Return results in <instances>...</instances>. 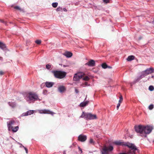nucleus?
<instances>
[{
  "instance_id": "obj_1",
  "label": "nucleus",
  "mask_w": 154,
  "mask_h": 154,
  "mask_svg": "<svg viewBox=\"0 0 154 154\" xmlns=\"http://www.w3.org/2000/svg\"><path fill=\"white\" fill-rule=\"evenodd\" d=\"M125 146H127L130 149L128 152V154H136V151L139 150L134 144L132 143L126 142Z\"/></svg>"
},
{
  "instance_id": "obj_2",
  "label": "nucleus",
  "mask_w": 154,
  "mask_h": 154,
  "mask_svg": "<svg viewBox=\"0 0 154 154\" xmlns=\"http://www.w3.org/2000/svg\"><path fill=\"white\" fill-rule=\"evenodd\" d=\"M52 72L54 74L56 78L59 79L64 78L66 76V73L63 71H52Z\"/></svg>"
},
{
  "instance_id": "obj_3",
  "label": "nucleus",
  "mask_w": 154,
  "mask_h": 154,
  "mask_svg": "<svg viewBox=\"0 0 154 154\" xmlns=\"http://www.w3.org/2000/svg\"><path fill=\"white\" fill-rule=\"evenodd\" d=\"M27 97L29 100L32 101H34L38 99V96L36 94L31 92L29 93L27 95Z\"/></svg>"
},
{
  "instance_id": "obj_4",
  "label": "nucleus",
  "mask_w": 154,
  "mask_h": 154,
  "mask_svg": "<svg viewBox=\"0 0 154 154\" xmlns=\"http://www.w3.org/2000/svg\"><path fill=\"white\" fill-rule=\"evenodd\" d=\"M153 128V127L152 126L147 125L145 126H144L143 132L144 134L142 135L141 136L146 137V134H149L151 132Z\"/></svg>"
},
{
  "instance_id": "obj_5",
  "label": "nucleus",
  "mask_w": 154,
  "mask_h": 154,
  "mask_svg": "<svg viewBox=\"0 0 154 154\" xmlns=\"http://www.w3.org/2000/svg\"><path fill=\"white\" fill-rule=\"evenodd\" d=\"M113 149L112 146H110L108 147L105 146L101 151V154H108V152L112 151Z\"/></svg>"
},
{
  "instance_id": "obj_6",
  "label": "nucleus",
  "mask_w": 154,
  "mask_h": 154,
  "mask_svg": "<svg viewBox=\"0 0 154 154\" xmlns=\"http://www.w3.org/2000/svg\"><path fill=\"white\" fill-rule=\"evenodd\" d=\"M135 129L137 133H140L141 135H143V132L144 126L140 125L138 126H135Z\"/></svg>"
},
{
  "instance_id": "obj_7",
  "label": "nucleus",
  "mask_w": 154,
  "mask_h": 154,
  "mask_svg": "<svg viewBox=\"0 0 154 154\" xmlns=\"http://www.w3.org/2000/svg\"><path fill=\"white\" fill-rule=\"evenodd\" d=\"M85 74L83 73H79L75 74L74 76L73 80L74 81H78L81 79Z\"/></svg>"
},
{
  "instance_id": "obj_8",
  "label": "nucleus",
  "mask_w": 154,
  "mask_h": 154,
  "mask_svg": "<svg viewBox=\"0 0 154 154\" xmlns=\"http://www.w3.org/2000/svg\"><path fill=\"white\" fill-rule=\"evenodd\" d=\"M96 115H93L91 113H86L85 114V119L86 120H91L96 119Z\"/></svg>"
},
{
  "instance_id": "obj_9",
  "label": "nucleus",
  "mask_w": 154,
  "mask_h": 154,
  "mask_svg": "<svg viewBox=\"0 0 154 154\" xmlns=\"http://www.w3.org/2000/svg\"><path fill=\"white\" fill-rule=\"evenodd\" d=\"M39 112L41 114H50L52 115H53L55 113L52 111H51L50 110L48 109H42V110H38Z\"/></svg>"
},
{
  "instance_id": "obj_10",
  "label": "nucleus",
  "mask_w": 154,
  "mask_h": 154,
  "mask_svg": "<svg viewBox=\"0 0 154 154\" xmlns=\"http://www.w3.org/2000/svg\"><path fill=\"white\" fill-rule=\"evenodd\" d=\"M148 75L147 73L146 72V71L145 70L142 72L141 75H140V76L134 82V83H135L139 81L142 78L145 77V76Z\"/></svg>"
},
{
  "instance_id": "obj_11",
  "label": "nucleus",
  "mask_w": 154,
  "mask_h": 154,
  "mask_svg": "<svg viewBox=\"0 0 154 154\" xmlns=\"http://www.w3.org/2000/svg\"><path fill=\"white\" fill-rule=\"evenodd\" d=\"M15 123V121L13 120H11L9 122H7L8 129L9 131H10L11 130L12 125H13Z\"/></svg>"
},
{
  "instance_id": "obj_12",
  "label": "nucleus",
  "mask_w": 154,
  "mask_h": 154,
  "mask_svg": "<svg viewBox=\"0 0 154 154\" xmlns=\"http://www.w3.org/2000/svg\"><path fill=\"white\" fill-rule=\"evenodd\" d=\"M87 139V136L83 134H80L78 137L79 140L81 142H84Z\"/></svg>"
},
{
  "instance_id": "obj_13",
  "label": "nucleus",
  "mask_w": 154,
  "mask_h": 154,
  "mask_svg": "<svg viewBox=\"0 0 154 154\" xmlns=\"http://www.w3.org/2000/svg\"><path fill=\"white\" fill-rule=\"evenodd\" d=\"M85 65H88L90 66H94L95 65V61L93 60H91L87 63H86Z\"/></svg>"
},
{
  "instance_id": "obj_14",
  "label": "nucleus",
  "mask_w": 154,
  "mask_h": 154,
  "mask_svg": "<svg viewBox=\"0 0 154 154\" xmlns=\"http://www.w3.org/2000/svg\"><path fill=\"white\" fill-rule=\"evenodd\" d=\"M58 91L60 93H62L66 90V88L64 86H60L58 88Z\"/></svg>"
},
{
  "instance_id": "obj_15",
  "label": "nucleus",
  "mask_w": 154,
  "mask_h": 154,
  "mask_svg": "<svg viewBox=\"0 0 154 154\" xmlns=\"http://www.w3.org/2000/svg\"><path fill=\"white\" fill-rule=\"evenodd\" d=\"M34 113V110H30L26 112L23 113L22 115V116H26L28 115H30Z\"/></svg>"
},
{
  "instance_id": "obj_16",
  "label": "nucleus",
  "mask_w": 154,
  "mask_h": 154,
  "mask_svg": "<svg viewBox=\"0 0 154 154\" xmlns=\"http://www.w3.org/2000/svg\"><path fill=\"white\" fill-rule=\"evenodd\" d=\"M113 143L117 145L125 146L126 142L119 141H116L113 142Z\"/></svg>"
},
{
  "instance_id": "obj_17",
  "label": "nucleus",
  "mask_w": 154,
  "mask_h": 154,
  "mask_svg": "<svg viewBox=\"0 0 154 154\" xmlns=\"http://www.w3.org/2000/svg\"><path fill=\"white\" fill-rule=\"evenodd\" d=\"M54 85V83L52 82H46L45 83V85L48 88L51 87Z\"/></svg>"
},
{
  "instance_id": "obj_18",
  "label": "nucleus",
  "mask_w": 154,
  "mask_h": 154,
  "mask_svg": "<svg viewBox=\"0 0 154 154\" xmlns=\"http://www.w3.org/2000/svg\"><path fill=\"white\" fill-rule=\"evenodd\" d=\"M63 55L66 57L69 58L71 57L72 56V54L70 52L66 51L63 53Z\"/></svg>"
},
{
  "instance_id": "obj_19",
  "label": "nucleus",
  "mask_w": 154,
  "mask_h": 154,
  "mask_svg": "<svg viewBox=\"0 0 154 154\" xmlns=\"http://www.w3.org/2000/svg\"><path fill=\"white\" fill-rule=\"evenodd\" d=\"M145 71L148 75L153 72V69L151 67L145 70Z\"/></svg>"
},
{
  "instance_id": "obj_20",
  "label": "nucleus",
  "mask_w": 154,
  "mask_h": 154,
  "mask_svg": "<svg viewBox=\"0 0 154 154\" xmlns=\"http://www.w3.org/2000/svg\"><path fill=\"white\" fill-rule=\"evenodd\" d=\"M89 102V101H87L85 102H82L80 104L81 107H84L87 105Z\"/></svg>"
},
{
  "instance_id": "obj_21",
  "label": "nucleus",
  "mask_w": 154,
  "mask_h": 154,
  "mask_svg": "<svg viewBox=\"0 0 154 154\" xmlns=\"http://www.w3.org/2000/svg\"><path fill=\"white\" fill-rule=\"evenodd\" d=\"M19 129V127L17 126L16 127H11V129L13 132H17Z\"/></svg>"
},
{
  "instance_id": "obj_22",
  "label": "nucleus",
  "mask_w": 154,
  "mask_h": 154,
  "mask_svg": "<svg viewBox=\"0 0 154 154\" xmlns=\"http://www.w3.org/2000/svg\"><path fill=\"white\" fill-rule=\"evenodd\" d=\"M8 104L10 106L13 108H15L16 106V104L15 102H10L8 103Z\"/></svg>"
},
{
  "instance_id": "obj_23",
  "label": "nucleus",
  "mask_w": 154,
  "mask_h": 154,
  "mask_svg": "<svg viewBox=\"0 0 154 154\" xmlns=\"http://www.w3.org/2000/svg\"><path fill=\"white\" fill-rule=\"evenodd\" d=\"M135 57L133 55L129 56L127 58V60L128 61H131L132 60H134V59Z\"/></svg>"
},
{
  "instance_id": "obj_24",
  "label": "nucleus",
  "mask_w": 154,
  "mask_h": 154,
  "mask_svg": "<svg viewBox=\"0 0 154 154\" xmlns=\"http://www.w3.org/2000/svg\"><path fill=\"white\" fill-rule=\"evenodd\" d=\"M0 48L2 50H4L6 48L5 45L3 43L0 42Z\"/></svg>"
},
{
  "instance_id": "obj_25",
  "label": "nucleus",
  "mask_w": 154,
  "mask_h": 154,
  "mask_svg": "<svg viewBox=\"0 0 154 154\" xmlns=\"http://www.w3.org/2000/svg\"><path fill=\"white\" fill-rule=\"evenodd\" d=\"M123 100V98L122 96V95H120V96L119 97V103L121 104L122 102V101Z\"/></svg>"
},
{
  "instance_id": "obj_26",
  "label": "nucleus",
  "mask_w": 154,
  "mask_h": 154,
  "mask_svg": "<svg viewBox=\"0 0 154 154\" xmlns=\"http://www.w3.org/2000/svg\"><path fill=\"white\" fill-rule=\"evenodd\" d=\"M101 66L102 67L103 69H106L107 68V65L105 63H103L102 64Z\"/></svg>"
},
{
  "instance_id": "obj_27",
  "label": "nucleus",
  "mask_w": 154,
  "mask_h": 154,
  "mask_svg": "<svg viewBox=\"0 0 154 154\" xmlns=\"http://www.w3.org/2000/svg\"><path fill=\"white\" fill-rule=\"evenodd\" d=\"M86 113H85L84 112H83L82 113V115L80 117V118H84L85 119V114Z\"/></svg>"
},
{
  "instance_id": "obj_28",
  "label": "nucleus",
  "mask_w": 154,
  "mask_h": 154,
  "mask_svg": "<svg viewBox=\"0 0 154 154\" xmlns=\"http://www.w3.org/2000/svg\"><path fill=\"white\" fill-rule=\"evenodd\" d=\"M58 5V3L57 2L53 3L52 4V6L54 8H56Z\"/></svg>"
},
{
  "instance_id": "obj_29",
  "label": "nucleus",
  "mask_w": 154,
  "mask_h": 154,
  "mask_svg": "<svg viewBox=\"0 0 154 154\" xmlns=\"http://www.w3.org/2000/svg\"><path fill=\"white\" fill-rule=\"evenodd\" d=\"M35 42L37 44L40 45L41 43V41L39 40H37L35 41Z\"/></svg>"
},
{
  "instance_id": "obj_30",
  "label": "nucleus",
  "mask_w": 154,
  "mask_h": 154,
  "mask_svg": "<svg viewBox=\"0 0 154 154\" xmlns=\"http://www.w3.org/2000/svg\"><path fill=\"white\" fill-rule=\"evenodd\" d=\"M149 89L151 91H153L154 89V88L153 86L150 85L149 87Z\"/></svg>"
},
{
  "instance_id": "obj_31",
  "label": "nucleus",
  "mask_w": 154,
  "mask_h": 154,
  "mask_svg": "<svg viewBox=\"0 0 154 154\" xmlns=\"http://www.w3.org/2000/svg\"><path fill=\"white\" fill-rule=\"evenodd\" d=\"M83 79L84 80L87 81L89 79V78L88 76H86L83 78Z\"/></svg>"
},
{
  "instance_id": "obj_32",
  "label": "nucleus",
  "mask_w": 154,
  "mask_h": 154,
  "mask_svg": "<svg viewBox=\"0 0 154 154\" xmlns=\"http://www.w3.org/2000/svg\"><path fill=\"white\" fill-rule=\"evenodd\" d=\"M46 68L48 69H50L51 67V66L49 64H47L46 66Z\"/></svg>"
},
{
  "instance_id": "obj_33",
  "label": "nucleus",
  "mask_w": 154,
  "mask_h": 154,
  "mask_svg": "<svg viewBox=\"0 0 154 154\" xmlns=\"http://www.w3.org/2000/svg\"><path fill=\"white\" fill-rule=\"evenodd\" d=\"M14 8L20 11H21V9L18 6H16L14 7Z\"/></svg>"
},
{
  "instance_id": "obj_34",
  "label": "nucleus",
  "mask_w": 154,
  "mask_h": 154,
  "mask_svg": "<svg viewBox=\"0 0 154 154\" xmlns=\"http://www.w3.org/2000/svg\"><path fill=\"white\" fill-rule=\"evenodd\" d=\"M89 143H90L94 144V141L93 139L92 138H91L89 140Z\"/></svg>"
},
{
  "instance_id": "obj_35",
  "label": "nucleus",
  "mask_w": 154,
  "mask_h": 154,
  "mask_svg": "<svg viewBox=\"0 0 154 154\" xmlns=\"http://www.w3.org/2000/svg\"><path fill=\"white\" fill-rule=\"evenodd\" d=\"M153 104H151L149 106V109L151 110L153 108Z\"/></svg>"
},
{
  "instance_id": "obj_36",
  "label": "nucleus",
  "mask_w": 154,
  "mask_h": 154,
  "mask_svg": "<svg viewBox=\"0 0 154 154\" xmlns=\"http://www.w3.org/2000/svg\"><path fill=\"white\" fill-rule=\"evenodd\" d=\"M62 8L59 7L57 8L56 9V10L57 11H60L61 10H62Z\"/></svg>"
},
{
  "instance_id": "obj_37",
  "label": "nucleus",
  "mask_w": 154,
  "mask_h": 154,
  "mask_svg": "<svg viewBox=\"0 0 154 154\" xmlns=\"http://www.w3.org/2000/svg\"><path fill=\"white\" fill-rule=\"evenodd\" d=\"M23 147L24 148L25 151H26V153H28V149H27L24 146H23Z\"/></svg>"
},
{
  "instance_id": "obj_38",
  "label": "nucleus",
  "mask_w": 154,
  "mask_h": 154,
  "mask_svg": "<svg viewBox=\"0 0 154 154\" xmlns=\"http://www.w3.org/2000/svg\"><path fill=\"white\" fill-rule=\"evenodd\" d=\"M120 105V104L118 103L117 106V109H118L119 108V107Z\"/></svg>"
},
{
  "instance_id": "obj_39",
  "label": "nucleus",
  "mask_w": 154,
  "mask_h": 154,
  "mask_svg": "<svg viewBox=\"0 0 154 154\" xmlns=\"http://www.w3.org/2000/svg\"><path fill=\"white\" fill-rule=\"evenodd\" d=\"M88 83L87 82H85V83L84 84H83L82 85H85V86H87L88 85Z\"/></svg>"
},
{
  "instance_id": "obj_40",
  "label": "nucleus",
  "mask_w": 154,
  "mask_h": 154,
  "mask_svg": "<svg viewBox=\"0 0 154 154\" xmlns=\"http://www.w3.org/2000/svg\"><path fill=\"white\" fill-rule=\"evenodd\" d=\"M4 74V72L2 71H0V75H2Z\"/></svg>"
},
{
  "instance_id": "obj_41",
  "label": "nucleus",
  "mask_w": 154,
  "mask_h": 154,
  "mask_svg": "<svg viewBox=\"0 0 154 154\" xmlns=\"http://www.w3.org/2000/svg\"><path fill=\"white\" fill-rule=\"evenodd\" d=\"M78 149H79V150L80 151L81 153H82V149L79 147H78Z\"/></svg>"
},
{
  "instance_id": "obj_42",
  "label": "nucleus",
  "mask_w": 154,
  "mask_h": 154,
  "mask_svg": "<svg viewBox=\"0 0 154 154\" xmlns=\"http://www.w3.org/2000/svg\"><path fill=\"white\" fill-rule=\"evenodd\" d=\"M103 1L104 2L106 3H108L109 2V0H103Z\"/></svg>"
},
{
  "instance_id": "obj_43",
  "label": "nucleus",
  "mask_w": 154,
  "mask_h": 154,
  "mask_svg": "<svg viewBox=\"0 0 154 154\" xmlns=\"http://www.w3.org/2000/svg\"><path fill=\"white\" fill-rule=\"evenodd\" d=\"M63 11L65 12L67 11V10L66 8H64L63 9Z\"/></svg>"
},
{
  "instance_id": "obj_44",
  "label": "nucleus",
  "mask_w": 154,
  "mask_h": 154,
  "mask_svg": "<svg viewBox=\"0 0 154 154\" xmlns=\"http://www.w3.org/2000/svg\"><path fill=\"white\" fill-rule=\"evenodd\" d=\"M75 92L77 93H78L79 92V91L76 89H75Z\"/></svg>"
},
{
  "instance_id": "obj_45",
  "label": "nucleus",
  "mask_w": 154,
  "mask_h": 154,
  "mask_svg": "<svg viewBox=\"0 0 154 154\" xmlns=\"http://www.w3.org/2000/svg\"><path fill=\"white\" fill-rule=\"evenodd\" d=\"M3 58L2 57H0V60L3 61Z\"/></svg>"
},
{
  "instance_id": "obj_46",
  "label": "nucleus",
  "mask_w": 154,
  "mask_h": 154,
  "mask_svg": "<svg viewBox=\"0 0 154 154\" xmlns=\"http://www.w3.org/2000/svg\"><path fill=\"white\" fill-rule=\"evenodd\" d=\"M107 68H109V69H111L112 68V67L110 66H108L107 65Z\"/></svg>"
},
{
  "instance_id": "obj_47",
  "label": "nucleus",
  "mask_w": 154,
  "mask_h": 154,
  "mask_svg": "<svg viewBox=\"0 0 154 154\" xmlns=\"http://www.w3.org/2000/svg\"><path fill=\"white\" fill-rule=\"evenodd\" d=\"M1 22L2 23H5V22H4L3 20H1Z\"/></svg>"
},
{
  "instance_id": "obj_48",
  "label": "nucleus",
  "mask_w": 154,
  "mask_h": 154,
  "mask_svg": "<svg viewBox=\"0 0 154 154\" xmlns=\"http://www.w3.org/2000/svg\"><path fill=\"white\" fill-rule=\"evenodd\" d=\"M47 92V91L46 90H44L43 91V93L45 94V93H46Z\"/></svg>"
},
{
  "instance_id": "obj_49",
  "label": "nucleus",
  "mask_w": 154,
  "mask_h": 154,
  "mask_svg": "<svg viewBox=\"0 0 154 154\" xmlns=\"http://www.w3.org/2000/svg\"><path fill=\"white\" fill-rule=\"evenodd\" d=\"M63 154H66V151H64L63 152Z\"/></svg>"
},
{
  "instance_id": "obj_50",
  "label": "nucleus",
  "mask_w": 154,
  "mask_h": 154,
  "mask_svg": "<svg viewBox=\"0 0 154 154\" xmlns=\"http://www.w3.org/2000/svg\"><path fill=\"white\" fill-rule=\"evenodd\" d=\"M66 66V65H63V66L64 67H66V66Z\"/></svg>"
},
{
  "instance_id": "obj_51",
  "label": "nucleus",
  "mask_w": 154,
  "mask_h": 154,
  "mask_svg": "<svg viewBox=\"0 0 154 154\" xmlns=\"http://www.w3.org/2000/svg\"><path fill=\"white\" fill-rule=\"evenodd\" d=\"M152 23L154 24V21H152Z\"/></svg>"
},
{
  "instance_id": "obj_52",
  "label": "nucleus",
  "mask_w": 154,
  "mask_h": 154,
  "mask_svg": "<svg viewBox=\"0 0 154 154\" xmlns=\"http://www.w3.org/2000/svg\"><path fill=\"white\" fill-rule=\"evenodd\" d=\"M152 78H153V76H152Z\"/></svg>"
},
{
  "instance_id": "obj_53",
  "label": "nucleus",
  "mask_w": 154,
  "mask_h": 154,
  "mask_svg": "<svg viewBox=\"0 0 154 154\" xmlns=\"http://www.w3.org/2000/svg\"><path fill=\"white\" fill-rule=\"evenodd\" d=\"M131 86H132V84H131Z\"/></svg>"
},
{
  "instance_id": "obj_54",
  "label": "nucleus",
  "mask_w": 154,
  "mask_h": 154,
  "mask_svg": "<svg viewBox=\"0 0 154 154\" xmlns=\"http://www.w3.org/2000/svg\"><path fill=\"white\" fill-rule=\"evenodd\" d=\"M153 70L154 71V69H153Z\"/></svg>"
}]
</instances>
